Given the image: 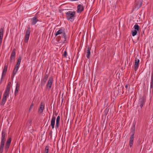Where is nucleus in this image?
<instances>
[{"mask_svg":"<svg viewBox=\"0 0 153 153\" xmlns=\"http://www.w3.org/2000/svg\"><path fill=\"white\" fill-rule=\"evenodd\" d=\"M19 86L20 85L19 83L17 82L16 84V89L15 91V96H16L18 94L19 90Z\"/></svg>","mask_w":153,"mask_h":153,"instance_id":"f3484780","label":"nucleus"},{"mask_svg":"<svg viewBox=\"0 0 153 153\" xmlns=\"http://www.w3.org/2000/svg\"><path fill=\"white\" fill-rule=\"evenodd\" d=\"M67 52L66 51H65L64 52V56L65 57H67Z\"/></svg>","mask_w":153,"mask_h":153,"instance_id":"f704fd0d","label":"nucleus"},{"mask_svg":"<svg viewBox=\"0 0 153 153\" xmlns=\"http://www.w3.org/2000/svg\"><path fill=\"white\" fill-rule=\"evenodd\" d=\"M124 93V91L122 93V94H123V93Z\"/></svg>","mask_w":153,"mask_h":153,"instance_id":"49530a36","label":"nucleus"},{"mask_svg":"<svg viewBox=\"0 0 153 153\" xmlns=\"http://www.w3.org/2000/svg\"><path fill=\"white\" fill-rule=\"evenodd\" d=\"M75 11H69L65 13L66 19L69 21L73 22L75 17Z\"/></svg>","mask_w":153,"mask_h":153,"instance_id":"f257e3e1","label":"nucleus"},{"mask_svg":"<svg viewBox=\"0 0 153 153\" xmlns=\"http://www.w3.org/2000/svg\"><path fill=\"white\" fill-rule=\"evenodd\" d=\"M109 111V108H106L104 111V114L106 115L107 114Z\"/></svg>","mask_w":153,"mask_h":153,"instance_id":"c85d7f7f","label":"nucleus"},{"mask_svg":"<svg viewBox=\"0 0 153 153\" xmlns=\"http://www.w3.org/2000/svg\"><path fill=\"white\" fill-rule=\"evenodd\" d=\"M53 81V78L52 77H50L48 80V83L46 85V88L50 90Z\"/></svg>","mask_w":153,"mask_h":153,"instance_id":"f03ea898","label":"nucleus"},{"mask_svg":"<svg viewBox=\"0 0 153 153\" xmlns=\"http://www.w3.org/2000/svg\"><path fill=\"white\" fill-rule=\"evenodd\" d=\"M8 66L7 65H5L4 67V68L3 70V71L4 72H7V69Z\"/></svg>","mask_w":153,"mask_h":153,"instance_id":"c756f323","label":"nucleus"},{"mask_svg":"<svg viewBox=\"0 0 153 153\" xmlns=\"http://www.w3.org/2000/svg\"><path fill=\"white\" fill-rule=\"evenodd\" d=\"M22 60V57L21 56H19L18 60V61L21 62Z\"/></svg>","mask_w":153,"mask_h":153,"instance_id":"72a5a7b5","label":"nucleus"},{"mask_svg":"<svg viewBox=\"0 0 153 153\" xmlns=\"http://www.w3.org/2000/svg\"><path fill=\"white\" fill-rule=\"evenodd\" d=\"M11 84V82H9L8 83V85L7 86L6 89L4 92L5 93L9 94L10 91V85Z\"/></svg>","mask_w":153,"mask_h":153,"instance_id":"a211bd4d","label":"nucleus"},{"mask_svg":"<svg viewBox=\"0 0 153 153\" xmlns=\"http://www.w3.org/2000/svg\"><path fill=\"white\" fill-rule=\"evenodd\" d=\"M22 60V57L21 56H19L18 60V61L21 62Z\"/></svg>","mask_w":153,"mask_h":153,"instance_id":"473e14b6","label":"nucleus"},{"mask_svg":"<svg viewBox=\"0 0 153 153\" xmlns=\"http://www.w3.org/2000/svg\"><path fill=\"white\" fill-rule=\"evenodd\" d=\"M128 86H129V89L130 88V85H129V84H127L126 85L125 88H126V89H127L128 87Z\"/></svg>","mask_w":153,"mask_h":153,"instance_id":"58836bf2","label":"nucleus"},{"mask_svg":"<svg viewBox=\"0 0 153 153\" xmlns=\"http://www.w3.org/2000/svg\"><path fill=\"white\" fill-rule=\"evenodd\" d=\"M132 36H134L136 35L137 33V31L136 30L132 31Z\"/></svg>","mask_w":153,"mask_h":153,"instance_id":"cd10ccee","label":"nucleus"},{"mask_svg":"<svg viewBox=\"0 0 153 153\" xmlns=\"http://www.w3.org/2000/svg\"><path fill=\"white\" fill-rule=\"evenodd\" d=\"M33 104L32 103L30 105V107L29 110H30L33 107Z\"/></svg>","mask_w":153,"mask_h":153,"instance_id":"e433bc0d","label":"nucleus"},{"mask_svg":"<svg viewBox=\"0 0 153 153\" xmlns=\"http://www.w3.org/2000/svg\"><path fill=\"white\" fill-rule=\"evenodd\" d=\"M19 68L17 67H15L13 72H14L15 73H16L18 70Z\"/></svg>","mask_w":153,"mask_h":153,"instance_id":"7c9ffc66","label":"nucleus"},{"mask_svg":"<svg viewBox=\"0 0 153 153\" xmlns=\"http://www.w3.org/2000/svg\"><path fill=\"white\" fill-rule=\"evenodd\" d=\"M55 120L56 117L55 116H53L51 119V126L52 128L53 129L54 128Z\"/></svg>","mask_w":153,"mask_h":153,"instance_id":"f8f14e48","label":"nucleus"},{"mask_svg":"<svg viewBox=\"0 0 153 153\" xmlns=\"http://www.w3.org/2000/svg\"><path fill=\"white\" fill-rule=\"evenodd\" d=\"M5 133L2 131L1 133V142L5 143L6 141Z\"/></svg>","mask_w":153,"mask_h":153,"instance_id":"4468645a","label":"nucleus"},{"mask_svg":"<svg viewBox=\"0 0 153 153\" xmlns=\"http://www.w3.org/2000/svg\"><path fill=\"white\" fill-rule=\"evenodd\" d=\"M134 136L133 135H131L129 140V146L130 147H131L133 145L134 140Z\"/></svg>","mask_w":153,"mask_h":153,"instance_id":"2eb2a0df","label":"nucleus"},{"mask_svg":"<svg viewBox=\"0 0 153 153\" xmlns=\"http://www.w3.org/2000/svg\"><path fill=\"white\" fill-rule=\"evenodd\" d=\"M134 28L136 30H139V27L137 24H136L134 26Z\"/></svg>","mask_w":153,"mask_h":153,"instance_id":"a878e982","label":"nucleus"},{"mask_svg":"<svg viewBox=\"0 0 153 153\" xmlns=\"http://www.w3.org/2000/svg\"><path fill=\"white\" fill-rule=\"evenodd\" d=\"M151 82L150 83L151 86L150 91H151V89L153 91V72L152 74V77H151Z\"/></svg>","mask_w":153,"mask_h":153,"instance_id":"5701e85b","label":"nucleus"},{"mask_svg":"<svg viewBox=\"0 0 153 153\" xmlns=\"http://www.w3.org/2000/svg\"><path fill=\"white\" fill-rule=\"evenodd\" d=\"M128 93H129V90H128Z\"/></svg>","mask_w":153,"mask_h":153,"instance_id":"37998d69","label":"nucleus"},{"mask_svg":"<svg viewBox=\"0 0 153 153\" xmlns=\"http://www.w3.org/2000/svg\"><path fill=\"white\" fill-rule=\"evenodd\" d=\"M140 62L139 60L137 57L135 58L134 64V69L136 70L138 67L139 63Z\"/></svg>","mask_w":153,"mask_h":153,"instance_id":"ddd939ff","label":"nucleus"},{"mask_svg":"<svg viewBox=\"0 0 153 153\" xmlns=\"http://www.w3.org/2000/svg\"><path fill=\"white\" fill-rule=\"evenodd\" d=\"M145 103L144 98L142 97L140 98L139 100L138 104L140 108H141L143 107Z\"/></svg>","mask_w":153,"mask_h":153,"instance_id":"9b49d317","label":"nucleus"},{"mask_svg":"<svg viewBox=\"0 0 153 153\" xmlns=\"http://www.w3.org/2000/svg\"><path fill=\"white\" fill-rule=\"evenodd\" d=\"M20 63L21 62H18V61H17V62L16 64L20 65Z\"/></svg>","mask_w":153,"mask_h":153,"instance_id":"a19ab883","label":"nucleus"},{"mask_svg":"<svg viewBox=\"0 0 153 153\" xmlns=\"http://www.w3.org/2000/svg\"><path fill=\"white\" fill-rule=\"evenodd\" d=\"M16 51V50L15 48L13 49L12 51L10 59V62H12L15 58Z\"/></svg>","mask_w":153,"mask_h":153,"instance_id":"20e7f679","label":"nucleus"},{"mask_svg":"<svg viewBox=\"0 0 153 153\" xmlns=\"http://www.w3.org/2000/svg\"><path fill=\"white\" fill-rule=\"evenodd\" d=\"M30 21L31 22V24L32 25H35L39 21L36 16H34L32 18L30 19Z\"/></svg>","mask_w":153,"mask_h":153,"instance_id":"423d86ee","label":"nucleus"},{"mask_svg":"<svg viewBox=\"0 0 153 153\" xmlns=\"http://www.w3.org/2000/svg\"><path fill=\"white\" fill-rule=\"evenodd\" d=\"M19 65H20L19 64H16L15 67H18V68H19Z\"/></svg>","mask_w":153,"mask_h":153,"instance_id":"ea45409f","label":"nucleus"},{"mask_svg":"<svg viewBox=\"0 0 153 153\" xmlns=\"http://www.w3.org/2000/svg\"><path fill=\"white\" fill-rule=\"evenodd\" d=\"M8 94H9L4 92L2 100L0 102V104L1 105H4L7 100V98L8 96Z\"/></svg>","mask_w":153,"mask_h":153,"instance_id":"7ed1b4c3","label":"nucleus"},{"mask_svg":"<svg viewBox=\"0 0 153 153\" xmlns=\"http://www.w3.org/2000/svg\"><path fill=\"white\" fill-rule=\"evenodd\" d=\"M62 38H63L64 39L63 41H62V43H65L66 42L67 37L66 35L65 32H64L63 34L61 35Z\"/></svg>","mask_w":153,"mask_h":153,"instance_id":"412c9836","label":"nucleus"},{"mask_svg":"<svg viewBox=\"0 0 153 153\" xmlns=\"http://www.w3.org/2000/svg\"><path fill=\"white\" fill-rule=\"evenodd\" d=\"M131 130V132L132 133V134L131 135H133V136H134V134L135 133V126L134 125L133 126Z\"/></svg>","mask_w":153,"mask_h":153,"instance_id":"b1692460","label":"nucleus"},{"mask_svg":"<svg viewBox=\"0 0 153 153\" xmlns=\"http://www.w3.org/2000/svg\"><path fill=\"white\" fill-rule=\"evenodd\" d=\"M141 4H140V7H141Z\"/></svg>","mask_w":153,"mask_h":153,"instance_id":"c03bdc74","label":"nucleus"},{"mask_svg":"<svg viewBox=\"0 0 153 153\" xmlns=\"http://www.w3.org/2000/svg\"><path fill=\"white\" fill-rule=\"evenodd\" d=\"M49 147L48 146H46L45 149V153H48Z\"/></svg>","mask_w":153,"mask_h":153,"instance_id":"bb28decb","label":"nucleus"},{"mask_svg":"<svg viewBox=\"0 0 153 153\" xmlns=\"http://www.w3.org/2000/svg\"><path fill=\"white\" fill-rule=\"evenodd\" d=\"M5 143L1 142L0 145V153H2L4 146Z\"/></svg>","mask_w":153,"mask_h":153,"instance_id":"6ab92c4d","label":"nucleus"},{"mask_svg":"<svg viewBox=\"0 0 153 153\" xmlns=\"http://www.w3.org/2000/svg\"><path fill=\"white\" fill-rule=\"evenodd\" d=\"M6 72H4V71H3L2 73V76H1V80H2V78H3V77L6 74Z\"/></svg>","mask_w":153,"mask_h":153,"instance_id":"2f4dec72","label":"nucleus"},{"mask_svg":"<svg viewBox=\"0 0 153 153\" xmlns=\"http://www.w3.org/2000/svg\"><path fill=\"white\" fill-rule=\"evenodd\" d=\"M49 77L48 74H46V72L45 73V75L43 77V79L41 80V85H44L46 83V81L47 80L48 78Z\"/></svg>","mask_w":153,"mask_h":153,"instance_id":"0eeeda50","label":"nucleus"},{"mask_svg":"<svg viewBox=\"0 0 153 153\" xmlns=\"http://www.w3.org/2000/svg\"><path fill=\"white\" fill-rule=\"evenodd\" d=\"M126 93H127V91H126Z\"/></svg>","mask_w":153,"mask_h":153,"instance_id":"a18cd8bd","label":"nucleus"},{"mask_svg":"<svg viewBox=\"0 0 153 153\" xmlns=\"http://www.w3.org/2000/svg\"><path fill=\"white\" fill-rule=\"evenodd\" d=\"M65 32V31H64V30L62 29H60L56 32L55 34V36H56L59 34H61L62 35Z\"/></svg>","mask_w":153,"mask_h":153,"instance_id":"aec40b11","label":"nucleus"},{"mask_svg":"<svg viewBox=\"0 0 153 153\" xmlns=\"http://www.w3.org/2000/svg\"><path fill=\"white\" fill-rule=\"evenodd\" d=\"M52 133V131H51V132L49 133V135H51Z\"/></svg>","mask_w":153,"mask_h":153,"instance_id":"79ce46f5","label":"nucleus"},{"mask_svg":"<svg viewBox=\"0 0 153 153\" xmlns=\"http://www.w3.org/2000/svg\"><path fill=\"white\" fill-rule=\"evenodd\" d=\"M86 53V57L88 59H89L91 54V52L89 47L87 48Z\"/></svg>","mask_w":153,"mask_h":153,"instance_id":"4be33fe9","label":"nucleus"},{"mask_svg":"<svg viewBox=\"0 0 153 153\" xmlns=\"http://www.w3.org/2000/svg\"><path fill=\"white\" fill-rule=\"evenodd\" d=\"M30 33V28L28 27L25 36V40L26 41V42H27L28 41Z\"/></svg>","mask_w":153,"mask_h":153,"instance_id":"1a4fd4ad","label":"nucleus"},{"mask_svg":"<svg viewBox=\"0 0 153 153\" xmlns=\"http://www.w3.org/2000/svg\"><path fill=\"white\" fill-rule=\"evenodd\" d=\"M45 107V103L44 102H42L41 103L40 108L38 109V114H40L43 111L44 108Z\"/></svg>","mask_w":153,"mask_h":153,"instance_id":"6e6552de","label":"nucleus"},{"mask_svg":"<svg viewBox=\"0 0 153 153\" xmlns=\"http://www.w3.org/2000/svg\"><path fill=\"white\" fill-rule=\"evenodd\" d=\"M3 29L2 28H1L0 29V37H3Z\"/></svg>","mask_w":153,"mask_h":153,"instance_id":"393cba45","label":"nucleus"},{"mask_svg":"<svg viewBox=\"0 0 153 153\" xmlns=\"http://www.w3.org/2000/svg\"><path fill=\"white\" fill-rule=\"evenodd\" d=\"M57 38H58V39L57 41L58 42H59L60 41V39H61V37H60L59 36H57Z\"/></svg>","mask_w":153,"mask_h":153,"instance_id":"4c0bfd02","label":"nucleus"},{"mask_svg":"<svg viewBox=\"0 0 153 153\" xmlns=\"http://www.w3.org/2000/svg\"><path fill=\"white\" fill-rule=\"evenodd\" d=\"M84 10V7L82 4H79L77 6V12L78 13H80Z\"/></svg>","mask_w":153,"mask_h":153,"instance_id":"9d476101","label":"nucleus"},{"mask_svg":"<svg viewBox=\"0 0 153 153\" xmlns=\"http://www.w3.org/2000/svg\"><path fill=\"white\" fill-rule=\"evenodd\" d=\"M11 138H10L8 140H7L6 142L5 147V151H6V152L7 151L9 148L11 142Z\"/></svg>","mask_w":153,"mask_h":153,"instance_id":"39448f33","label":"nucleus"},{"mask_svg":"<svg viewBox=\"0 0 153 153\" xmlns=\"http://www.w3.org/2000/svg\"><path fill=\"white\" fill-rule=\"evenodd\" d=\"M60 117L58 116L56 119V123L55 128L56 129L58 128L59 126V122L60 121Z\"/></svg>","mask_w":153,"mask_h":153,"instance_id":"dca6fc26","label":"nucleus"},{"mask_svg":"<svg viewBox=\"0 0 153 153\" xmlns=\"http://www.w3.org/2000/svg\"><path fill=\"white\" fill-rule=\"evenodd\" d=\"M16 74V73H14V72H13V73L11 75V78L13 79V78L14 76Z\"/></svg>","mask_w":153,"mask_h":153,"instance_id":"c9c22d12","label":"nucleus"}]
</instances>
